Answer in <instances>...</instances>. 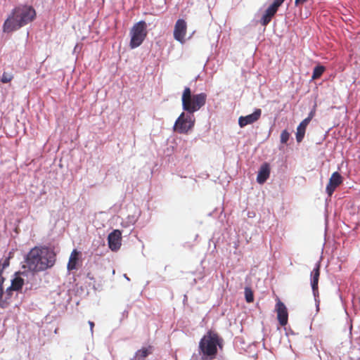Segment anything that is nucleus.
Instances as JSON below:
<instances>
[{"mask_svg": "<svg viewBox=\"0 0 360 360\" xmlns=\"http://www.w3.org/2000/svg\"><path fill=\"white\" fill-rule=\"evenodd\" d=\"M276 311L280 325L285 326L288 323V314L285 305L280 300H278L276 304Z\"/></svg>", "mask_w": 360, "mask_h": 360, "instance_id": "nucleus-9", "label": "nucleus"}, {"mask_svg": "<svg viewBox=\"0 0 360 360\" xmlns=\"http://www.w3.org/2000/svg\"><path fill=\"white\" fill-rule=\"evenodd\" d=\"M13 257V252H9L8 256H5V258H3L0 261V275L2 274L4 269L9 266V260Z\"/></svg>", "mask_w": 360, "mask_h": 360, "instance_id": "nucleus-19", "label": "nucleus"}, {"mask_svg": "<svg viewBox=\"0 0 360 360\" xmlns=\"http://www.w3.org/2000/svg\"><path fill=\"white\" fill-rule=\"evenodd\" d=\"M12 79H13L12 75H11L8 72H4L1 76V81L3 83H8V82H11L12 80Z\"/></svg>", "mask_w": 360, "mask_h": 360, "instance_id": "nucleus-23", "label": "nucleus"}, {"mask_svg": "<svg viewBox=\"0 0 360 360\" xmlns=\"http://www.w3.org/2000/svg\"><path fill=\"white\" fill-rule=\"evenodd\" d=\"M4 295V290L2 287V281H0V300L2 298Z\"/></svg>", "mask_w": 360, "mask_h": 360, "instance_id": "nucleus-27", "label": "nucleus"}, {"mask_svg": "<svg viewBox=\"0 0 360 360\" xmlns=\"http://www.w3.org/2000/svg\"><path fill=\"white\" fill-rule=\"evenodd\" d=\"M283 3V0H274V2L267 8L265 13L263 15L260 23L263 26H266L271 20V18L276 13L278 8Z\"/></svg>", "mask_w": 360, "mask_h": 360, "instance_id": "nucleus-7", "label": "nucleus"}, {"mask_svg": "<svg viewBox=\"0 0 360 360\" xmlns=\"http://www.w3.org/2000/svg\"><path fill=\"white\" fill-rule=\"evenodd\" d=\"M325 70H326V68L323 65L316 66L313 70V74L311 76L312 79H317L320 78Z\"/></svg>", "mask_w": 360, "mask_h": 360, "instance_id": "nucleus-20", "label": "nucleus"}, {"mask_svg": "<svg viewBox=\"0 0 360 360\" xmlns=\"http://www.w3.org/2000/svg\"><path fill=\"white\" fill-rule=\"evenodd\" d=\"M207 98L205 93L192 94L190 87H185L181 97L182 108L189 114H193L205 105Z\"/></svg>", "mask_w": 360, "mask_h": 360, "instance_id": "nucleus-4", "label": "nucleus"}, {"mask_svg": "<svg viewBox=\"0 0 360 360\" xmlns=\"http://www.w3.org/2000/svg\"><path fill=\"white\" fill-rule=\"evenodd\" d=\"M195 124L193 115H186L182 112L175 122L174 129L180 134H186L192 129Z\"/></svg>", "mask_w": 360, "mask_h": 360, "instance_id": "nucleus-6", "label": "nucleus"}, {"mask_svg": "<svg viewBox=\"0 0 360 360\" xmlns=\"http://www.w3.org/2000/svg\"><path fill=\"white\" fill-rule=\"evenodd\" d=\"M153 347H142L139 349L134 356V360H144V359L152 353Z\"/></svg>", "mask_w": 360, "mask_h": 360, "instance_id": "nucleus-17", "label": "nucleus"}, {"mask_svg": "<svg viewBox=\"0 0 360 360\" xmlns=\"http://www.w3.org/2000/svg\"><path fill=\"white\" fill-rule=\"evenodd\" d=\"M109 248H120L122 243V232L118 229L112 231L108 236Z\"/></svg>", "mask_w": 360, "mask_h": 360, "instance_id": "nucleus-12", "label": "nucleus"}, {"mask_svg": "<svg viewBox=\"0 0 360 360\" xmlns=\"http://www.w3.org/2000/svg\"><path fill=\"white\" fill-rule=\"evenodd\" d=\"M24 285V280L21 277H15L12 280L11 285L6 290V292L9 295L11 290H19Z\"/></svg>", "mask_w": 360, "mask_h": 360, "instance_id": "nucleus-18", "label": "nucleus"}, {"mask_svg": "<svg viewBox=\"0 0 360 360\" xmlns=\"http://www.w3.org/2000/svg\"><path fill=\"white\" fill-rule=\"evenodd\" d=\"M82 253L77 251V249H74L72 252L69 261L68 263V269L69 271H72L76 269L78 265L79 262L81 259Z\"/></svg>", "mask_w": 360, "mask_h": 360, "instance_id": "nucleus-14", "label": "nucleus"}, {"mask_svg": "<svg viewBox=\"0 0 360 360\" xmlns=\"http://www.w3.org/2000/svg\"><path fill=\"white\" fill-rule=\"evenodd\" d=\"M285 1V0H283V2Z\"/></svg>", "mask_w": 360, "mask_h": 360, "instance_id": "nucleus-28", "label": "nucleus"}, {"mask_svg": "<svg viewBox=\"0 0 360 360\" xmlns=\"http://www.w3.org/2000/svg\"><path fill=\"white\" fill-rule=\"evenodd\" d=\"M36 11L31 6L22 5L15 7L5 20L3 25L4 32H11L34 20Z\"/></svg>", "mask_w": 360, "mask_h": 360, "instance_id": "nucleus-2", "label": "nucleus"}, {"mask_svg": "<svg viewBox=\"0 0 360 360\" xmlns=\"http://www.w3.org/2000/svg\"><path fill=\"white\" fill-rule=\"evenodd\" d=\"M269 175L270 167L268 163L265 162L262 165L259 169L257 181L260 184H263L269 179Z\"/></svg>", "mask_w": 360, "mask_h": 360, "instance_id": "nucleus-13", "label": "nucleus"}, {"mask_svg": "<svg viewBox=\"0 0 360 360\" xmlns=\"http://www.w3.org/2000/svg\"><path fill=\"white\" fill-rule=\"evenodd\" d=\"M148 34L147 24L145 21L141 20L135 23L130 30L131 40L129 46L135 49L141 46Z\"/></svg>", "mask_w": 360, "mask_h": 360, "instance_id": "nucleus-5", "label": "nucleus"}, {"mask_svg": "<svg viewBox=\"0 0 360 360\" xmlns=\"http://www.w3.org/2000/svg\"><path fill=\"white\" fill-rule=\"evenodd\" d=\"M320 276V264L317 263L316 264L315 268L313 269L311 276V288L314 292V295H316L318 293V283Z\"/></svg>", "mask_w": 360, "mask_h": 360, "instance_id": "nucleus-15", "label": "nucleus"}, {"mask_svg": "<svg viewBox=\"0 0 360 360\" xmlns=\"http://www.w3.org/2000/svg\"><path fill=\"white\" fill-rule=\"evenodd\" d=\"M307 1L308 0H295V6H298L300 4H304V2Z\"/></svg>", "mask_w": 360, "mask_h": 360, "instance_id": "nucleus-25", "label": "nucleus"}, {"mask_svg": "<svg viewBox=\"0 0 360 360\" xmlns=\"http://www.w3.org/2000/svg\"><path fill=\"white\" fill-rule=\"evenodd\" d=\"M224 340L219 335L213 330H209L200 339L198 352L201 360H214L216 359L218 348L222 349Z\"/></svg>", "mask_w": 360, "mask_h": 360, "instance_id": "nucleus-3", "label": "nucleus"}, {"mask_svg": "<svg viewBox=\"0 0 360 360\" xmlns=\"http://www.w3.org/2000/svg\"><path fill=\"white\" fill-rule=\"evenodd\" d=\"M245 297L246 302L248 303H251L254 301L253 292L250 288L246 287L245 288Z\"/></svg>", "mask_w": 360, "mask_h": 360, "instance_id": "nucleus-21", "label": "nucleus"}, {"mask_svg": "<svg viewBox=\"0 0 360 360\" xmlns=\"http://www.w3.org/2000/svg\"><path fill=\"white\" fill-rule=\"evenodd\" d=\"M290 138V134L287 130H283L281 134V142L286 143Z\"/></svg>", "mask_w": 360, "mask_h": 360, "instance_id": "nucleus-22", "label": "nucleus"}, {"mask_svg": "<svg viewBox=\"0 0 360 360\" xmlns=\"http://www.w3.org/2000/svg\"><path fill=\"white\" fill-rule=\"evenodd\" d=\"M89 326H90L91 333V334H93V333H94V323L93 321H89Z\"/></svg>", "mask_w": 360, "mask_h": 360, "instance_id": "nucleus-26", "label": "nucleus"}, {"mask_svg": "<svg viewBox=\"0 0 360 360\" xmlns=\"http://www.w3.org/2000/svg\"><path fill=\"white\" fill-rule=\"evenodd\" d=\"M187 32V24L183 19L176 20L174 29V38L181 44L185 42V37Z\"/></svg>", "mask_w": 360, "mask_h": 360, "instance_id": "nucleus-8", "label": "nucleus"}, {"mask_svg": "<svg viewBox=\"0 0 360 360\" xmlns=\"http://www.w3.org/2000/svg\"><path fill=\"white\" fill-rule=\"evenodd\" d=\"M261 115V109L257 108L250 115L240 117L238 119V124L240 127H244L248 124H252L260 118Z\"/></svg>", "mask_w": 360, "mask_h": 360, "instance_id": "nucleus-11", "label": "nucleus"}, {"mask_svg": "<svg viewBox=\"0 0 360 360\" xmlns=\"http://www.w3.org/2000/svg\"><path fill=\"white\" fill-rule=\"evenodd\" d=\"M308 124H307V122H304L302 120L297 127L296 141L297 143H300L302 141Z\"/></svg>", "mask_w": 360, "mask_h": 360, "instance_id": "nucleus-16", "label": "nucleus"}, {"mask_svg": "<svg viewBox=\"0 0 360 360\" xmlns=\"http://www.w3.org/2000/svg\"><path fill=\"white\" fill-rule=\"evenodd\" d=\"M316 112L315 108H314L308 115V117L303 120L304 122H307V124H309L312 118L314 117Z\"/></svg>", "mask_w": 360, "mask_h": 360, "instance_id": "nucleus-24", "label": "nucleus"}, {"mask_svg": "<svg viewBox=\"0 0 360 360\" xmlns=\"http://www.w3.org/2000/svg\"><path fill=\"white\" fill-rule=\"evenodd\" d=\"M55 262L56 253L53 249H30L23 267L32 272H38L53 266Z\"/></svg>", "mask_w": 360, "mask_h": 360, "instance_id": "nucleus-1", "label": "nucleus"}, {"mask_svg": "<svg viewBox=\"0 0 360 360\" xmlns=\"http://www.w3.org/2000/svg\"><path fill=\"white\" fill-rule=\"evenodd\" d=\"M342 183V177L338 172H335L332 174L328 184L326 186V193L329 196H331L335 191V188Z\"/></svg>", "mask_w": 360, "mask_h": 360, "instance_id": "nucleus-10", "label": "nucleus"}]
</instances>
